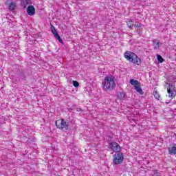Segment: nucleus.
I'll use <instances>...</instances> for the list:
<instances>
[{"instance_id":"obj_16","label":"nucleus","mask_w":176,"mask_h":176,"mask_svg":"<svg viewBox=\"0 0 176 176\" xmlns=\"http://www.w3.org/2000/svg\"><path fill=\"white\" fill-rule=\"evenodd\" d=\"M129 82H130L131 85H132V86H138V80H137L131 79Z\"/></svg>"},{"instance_id":"obj_6","label":"nucleus","mask_w":176,"mask_h":176,"mask_svg":"<svg viewBox=\"0 0 176 176\" xmlns=\"http://www.w3.org/2000/svg\"><path fill=\"white\" fill-rule=\"evenodd\" d=\"M51 32L53 34L56 39H57L60 43H63V39L61 38L60 34H58V32H57L56 28L53 25H51Z\"/></svg>"},{"instance_id":"obj_11","label":"nucleus","mask_w":176,"mask_h":176,"mask_svg":"<svg viewBox=\"0 0 176 176\" xmlns=\"http://www.w3.org/2000/svg\"><path fill=\"white\" fill-rule=\"evenodd\" d=\"M169 155H176V144L168 148Z\"/></svg>"},{"instance_id":"obj_14","label":"nucleus","mask_w":176,"mask_h":176,"mask_svg":"<svg viewBox=\"0 0 176 176\" xmlns=\"http://www.w3.org/2000/svg\"><path fill=\"white\" fill-rule=\"evenodd\" d=\"M134 87H135V90H136L138 93L142 95L144 94V91H142V89H141V87L135 85Z\"/></svg>"},{"instance_id":"obj_12","label":"nucleus","mask_w":176,"mask_h":176,"mask_svg":"<svg viewBox=\"0 0 176 176\" xmlns=\"http://www.w3.org/2000/svg\"><path fill=\"white\" fill-rule=\"evenodd\" d=\"M9 10L13 11L16 9V3L11 2L8 6Z\"/></svg>"},{"instance_id":"obj_13","label":"nucleus","mask_w":176,"mask_h":176,"mask_svg":"<svg viewBox=\"0 0 176 176\" xmlns=\"http://www.w3.org/2000/svg\"><path fill=\"white\" fill-rule=\"evenodd\" d=\"M117 97L119 98V100H124L126 94H124V92H119L117 95Z\"/></svg>"},{"instance_id":"obj_20","label":"nucleus","mask_w":176,"mask_h":176,"mask_svg":"<svg viewBox=\"0 0 176 176\" xmlns=\"http://www.w3.org/2000/svg\"><path fill=\"white\" fill-rule=\"evenodd\" d=\"M73 86H74V87H79V82L76 80H73Z\"/></svg>"},{"instance_id":"obj_4","label":"nucleus","mask_w":176,"mask_h":176,"mask_svg":"<svg viewBox=\"0 0 176 176\" xmlns=\"http://www.w3.org/2000/svg\"><path fill=\"white\" fill-rule=\"evenodd\" d=\"M124 160V155L123 153L118 152L113 155V164L116 166L118 164H122Z\"/></svg>"},{"instance_id":"obj_5","label":"nucleus","mask_w":176,"mask_h":176,"mask_svg":"<svg viewBox=\"0 0 176 176\" xmlns=\"http://www.w3.org/2000/svg\"><path fill=\"white\" fill-rule=\"evenodd\" d=\"M109 145H110V149H111V151H113V152H116V153L118 152H120V151H122V148L120 147V145L116 143V142H110Z\"/></svg>"},{"instance_id":"obj_3","label":"nucleus","mask_w":176,"mask_h":176,"mask_svg":"<svg viewBox=\"0 0 176 176\" xmlns=\"http://www.w3.org/2000/svg\"><path fill=\"white\" fill-rule=\"evenodd\" d=\"M55 126H56L57 129L59 130H69V121L64 119L58 120L56 121Z\"/></svg>"},{"instance_id":"obj_22","label":"nucleus","mask_w":176,"mask_h":176,"mask_svg":"<svg viewBox=\"0 0 176 176\" xmlns=\"http://www.w3.org/2000/svg\"><path fill=\"white\" fill-rule=\"evenodd\" d=\"M134 27H135L136 28H140V27H142V24L141 23L135 24L134 25Z\"/></svg>"},{"instance_id":"obj_2","label":"nucleus","mask_w":176,"mask_h":176,"mask_svg":"<svg viewBox=\"0 0 176 176\" xmlns=\"http://www.w3.org/2000/svg\"><path fill=\"white\" fill-rule=\"evenodd\" d=\"M124 57L128 61L136 64V65H141V58H140L135 54L133 52H126L124 53Z\"/></svg>"},{"instance_id":"obj_1","label":"nucleus","mask_w":176,"mask_h":176,"mask_svg":"<svg viewBox=\"0 0 176 176\" xmlns=\"http://www.w3.org/2000/svg\"><path fill=\"white\" fill-rule=\"evenodd\" d=\"M102 87L105 91H111L116 87V83H115V78L113 76H107L102 82Z\"/></svg>"},{"instance_id":"obj_15","label":"nucleus","mask_w":176,"mask_h":176,"mask_svg":"<svg viewBox=\"0 0 176 176\" xmlns=\"http://www.w3.org/2000/svg\"><path fill=\"white\" fill-rule=\"evenodd\" d=\"M133 23H134V21H133L131 19L126 22L127 26L130 30H131L134 25Z\"/></svg>"},{"instance_id":"obj_19","label":"nucleus","mask_w":176,"mask_h":176,"mask_svg":"<svg viewBox=\"0 0 176 176\" xmlns=\"http://www.w3.org/2000/svg\"><path fill=\"white\" fill-rule=\"evenodd\" d=\"M154 97L157 100H159V98H160V95H159V93H157V91H155L154 92Z\"/></svg>"},{"instance_id":"obj_8","label":"nucleus","mask_w":176,"mask_h":176,"mask_svg":"<svg viewBox=\"0 0 176 176\" xmlns=\"http://www.w3.org/2000/svg\"><path fill=\"white\" fill-rule=\"evenodd\" d=\"M167 91L168 94V97L173 100V98H175L176 91L174 90L170 89V88H167Z\"/></svg>"},{"instance_id":"obj_18","label":"nucleus","mask_w":176,"mask_h":176,"mask_svg":"<svg viewBox=\"0 0 176 176\" xmlns=\"http://www.w3.org/2000/svg\"><path fill=\"white\" fill-rule=\"evenodd\" d=\"M71 111H75L76 110V112H81L82 111H83L82 109L80 108H78V107H75L74 109H70Z\"/></svg>"},{"instance_id":"obj_10","label":"nucleus","mask_w":176,"mask_h":176,"mask_svg":"<svg viewBox=\"0 0 176 176\" xmlns=\"http://www.w3.org/2000/svg\"><path fill=\"white\" fill-rule=\"evenodd\" d=\"M153 43L155 50H157V49H159V47L163 45V43H160L159 40H153Z\"/></svg>"},{"instance_id":"obj_23","label":"nucleus","mask_w":176,"mask_h":176,"mask_svg":"<svg viewBox=\"0 0 176 176\" xmlns=\"http://www.w3.org/2000/svg\"><path fill=\"white\" fill-rule=\"evenodd\" d=\"M21 79H22L23 80H24V79H25V75H24V74H22L21 75Z\"/></svg>"},{"instance_id":"obj_9","label":"nucleus","mask_w":176,"mask_h":176,"mask_svg":"<svg viewBox=\"0 0 176 176\" xmlns=\"http://www.w3.org/2000/svg\"><path fill=\"white\" fill-rule=\"evenodd\" d=\"M32 1L31 0H22L21 6L23 7V9H25L28 5H32Z\"/></svg>"},{"instance_id":"obj_7","label":"nucleus","mask_w":176,"mask_h":176,"mask_svg":"<svg viewBox=\"0 0 176 176\" xmlns=\"http://www.w3.org/2000/svg\"><path fill=\"white\" fill-rule=\"evenodd\" d=\"M26 12L29 16H34L35 14V7L32 5L29 6Z\"/></svg>"},{"instance_id":"obj_24","label":"nucleus","mask_w":176,"mask_h":176,"mask_svg":"<svg viewBox=\"0 0 176 176\" xmlns=\"http://www.w3.org/2000/svg\"><path fill=\"white\" fill-rule=\"evenodd\" d=\"M154 176H158L157 175H155V174H154Z\"/></svg>"},{"instance_id":"obj_21","label":"nucleus","mask_w":176,"mask_h":176,"mask_svg":"<svg viewBox=\"0 0 176 176\" xmlns=\"http://www.w3.org/2000/svg\"><path fill=\"white\" fill-rule=\"evenodd\" d=\"M174 87H175L174 83H169L168 89H170L171 90V89H174Z\"/></svg>"},{"instance_id":"obj_17","label":"nucleus","mask_w":176,"mask_h":176,"mask_svg":"<svg viewBox=\"0 0 176 176\" xmlns=\"http://www.w3.org/2000/svg\"><path fill=\"white\" fill-rule=\"evenodd\" d=\"M157 58L159 63H162L163 61H164V59L163 57H162L160 54H157Z\"/></svg>"}]
</instances>
